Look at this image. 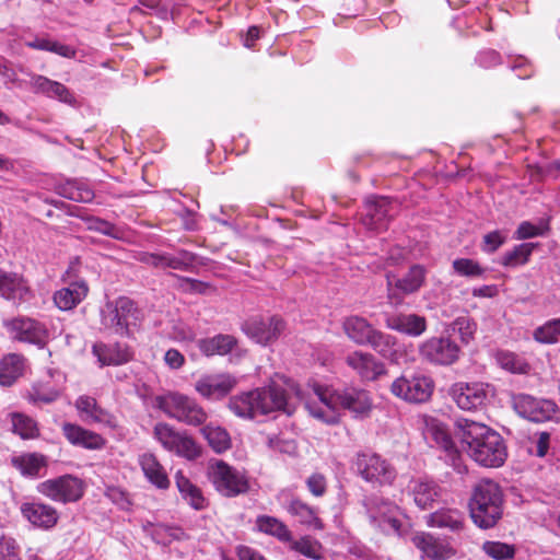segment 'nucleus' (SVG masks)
Instances as JSON below:
<instances>
[{"label":"nucleus","instance_id":"29","mask_svg":"<svg viewBox=\"0 0 560 560\" xmlns=\"http://www.w3.org/2000/svg\"><path fill=\"white\" fill-rule=\"evenodd\" d=\"M386 326L401 334L419 337L427 329V320L417 314H399L388 317Z\"/></svg>","mask_w":560,"mask_h":560},{"label":"nucleus","instance_id":"44","mask_svg":"<svg viewBox=\"0 0 560 560\" xmlns=\"http://www.w3.org/2000/svg\"><path fill=\"white\" fill-rule=\"evenodd\" d=\"M59 194L77 202H90L94 198V191L88 184L78 180H68L59 188Z\"/></svg>","mask_w":560,"mask_h":560},{"label":"nucleus","instance_id":"36","mask_svg":"<svg viewBox=\"0 0 560 560\" xmlns=\"http://www.w3.org/2000/svg\"><path fill=\"white\" fill-rule=\"evenodd\" d=\"M201 434L211 450L222 454L231 448L232 439L228 430L221 425L209 423L202 427Z\"/></svg>","mask_w":560,"mask_h":560},{"label":"nucleus","instance_id":"27","mask_svg":"<svg viewBox=\"0 0 560 560\" xmlns=\"http://www.w3.org/2000/svg\"><path fill=\"white\" fill-rule=\"evenodd\" d=\"M409 493L420 509L431 508L432 503L441 497L440 487L431 480L412 479L408 486Z\"/></svg>","mask_w":560,"mask_h":560},{"label":"nucleus","instance_id":"1","mask_svg":"<svg viewBox=\"0 0 560 560\" xmlns=\"http://www.w3.org/2000/svg\"><path fill=\"white\" fill-rule=\"evenodd\" d=\"M303 398V387L289 380L285 381L284 387L272 384L268 387L235 395L230 398L228 407L236 417L246 420L277 410L290 416Z\"/></svg>","mask_w":560,"mask_h":560},{"label":"nucleus","instance_id":"16","mask_svg":"<svg viewBox=\"0 0 560 560\" xmlns=\"http://www.w3.org/2000/svg\"><path fill=\"white\" fill-rule=\"evenodd\" d=\"M5 326L21 341L44 346L48 338L45 326L32 318L19 317L7 322Z\"/></svg>","mask_w":560,"mask_h":560},{"label":"nucleus","instance_id":"37","mask_svg":"<svg viewBox=\"0 0 560 560\" xmlns=\"http://www.w3.org/2000/svg\"><path fill=\"white\" fill-rule=\"evenodd\" d=\"M255 526L260 533L272 536L282 542L291 541V532L288 526L273 516H258Z\"/></svg>","mask_w":560,"mask_h":560},{"label":"nucleus","instance_id":"14","mask_svg":"<svg viewBox=\"0 0 560 560\" xmlns=\"http://www.w3.org/2000/svg\"><path fill=\"white\" fill-rule=\"evenodd\" d=\"M513 407L521 417L534 422L550 420L557 411V406L553 401L538 399L526 394L513 396Z\"/></svg>","mask_w":560,"mask_h":560},{"label":"nucleus","instance_id":"20","mask_svg":"<svg viewBox=\"0 0 560 560\" xmlns=\"http://www.w3.org/2000/svg\"><path fill=\"white\" fill-rule=\"evenodd\" d=\"M22 515L34 526L42 529L52 528L59 518L55 508L42 502H25L20 508Z\"/></svg>","mask_w":560,"mask_h":560},{"label":"nucleus","instance_id":"26","mask_svg":"<svg viewBox=\"0 0 560 560\" xmlns=\"http://www.w3.org/2000/svg\"><path fill=\"white\" fill-rule=\"evenodd\" d=\"M411 541L422 552V557L431 560H446L453 555L452 548L443 545L429 533H416Z\"/></svg>","mask_w":560,"mask_h":560},{"label":"nucleus","instance_id":"58","mask_svg":"<svg viewBox=\"0 0 560 560\" xmlns=\"http://www.w3.org/2000/svg\"><path fill=\"white\" fill-rule=\"evenodd\" d=\"M172 339L176 341H192L196 338V331L183 322L175 323L170 331Z\"/></svg>","mask_w":560,"mask_h":560},{"label":"nucleus","instance_id":"11","mask_svg":"<svg viewBox=\"0 0 560 560\" xmlns=\"http://www.w3.org/2000/svg\"><path fill=\"white\" fill-rule=\"evenodd\" d=\"M84 490L83 480L72 475L47 479L37 485V491L40 494L63 504L79 501L83 497Z\"/></svg>","mask_w":560,"mask_h":560},{"label":"nucleus","instance_id":"28","mask_svg":"<svg viewBox=\"0 0 560 560\" xmlns=\"http://www.w3.org/2000/svg\"><path fill=\"white\" fill-rule=\"evenodd\" d=\"M62 431L67 440L73 445L88 450H100L105 445V440L100 434L80 425L65 423Z\"/></svg>","mask_w":560,"mask_h":560},{"label":"nucleus","instance_id":"34","mask_svg":"<svg viewBox=\"0 0 560 560\" xmlns=\"http://www.w3.org/2000/svg\"><path fill=\"white\" fill-rule=\"evenodd\" d=\"M430 527L447 528L452 532H459L464 526V515L455 509H441L427 517Z\"/></svg>","mask_w":560,"mask_h":560},{"label":"nucleus","instance_id":"61","mask_svg":"<svg viewBox=\"0 0 560 560\" xmlns=\"http://www.w3.org/2000/svg\"><path fill=\"white\" fill-rule=\"evenodd\" d=\"M501 364L504 369L513 372V373H524L526 372L527 365L522 361L517 360L514 354H504L501 358Z\"/></svg>","mask_w":560,"mask_h":560},{"label":"nucleus","instance_id":"62","mask_svg":"<svg viewBox=\"0 0 560 560\" xmlns=\"http://www.w3.org/2000/svg\"><path fill=\"white\" fill-rule=\"evenodd\" d=\"M165 364L172 370L180 369L185 363V357L176 349H168L164 354Z\"/></svg>","mask_w":560,"mask_h":560},{"label":"nucleus","instance_id":"9","mask_svg":"<svg viewBox=\"0 0 560 560\" xmlns=\"http://www.w3.org/2000/svg\"><path fill=\"white\" fill-rule=\"evenodd\" d=\"M455 405L464 411H477L493 397L492 387L482 382H456L447 390Z\"/></svg>","mask_w":560,"mask_h":560},{"label":"nucleus","instance_id":"40","mask_svg":"<svg viewBox=\"0 0 560 560\" xmlns=\"http://www.w3.org/2000/svg\"><path fill=\"white\" fill-rule=\"evenodd\" d=\"M368 345H370L382 357L392 361L398 360L400 346L397 342L396 337L375 329Z\"/></svg>","mask_w":560,"mask_h":560},{"label":"nucleus","instance_id":"25","mask_svg":"<svg viewBox=\"0 0 560 560\" xmlns=\"http://www.w3.org/2000/svg\"><path fill=\"white\" fill-rule=\"evenodd\" d=\"M0 295L19 304L28 300L30 290L19 275L0 270Z\"/></svg>","mask_w":560,"mask_h":560},{"label":"nucleus","instance_id":"51","mask_svg":"<svg viewBox=\"0 0 560 560\" xmlns=\"http://www.w3.org/2000/svg\"><path fill=\"white\" fill-rule=\"evenodd\" d=\"M482 550L494 560L512 559L515 556L514 546L501 541H486Z\"/></svg>","mask_w":560,"mask_h":560},{"label":"nucleus","instance_id":"48","mask_svg":"<svg viewBox=\"0 0 560 560\" xmlns=\"http://www.w3.org/2000/svg\"><path fill=\"white\" fill-rule=\"evenodd\" d=\"M13 465L25 476H36L45 466V457L38 454H24L12 459Z\"/></svg>","mask_w":560,"mask_h":560},{"label":"nucleus","instance_id":"43","mask_svg":"<svg viewBox=\"0 0 560 560\" xmlns=\"http://www.w3.org/2000/svg\"><path fill=\"white\" fill-rule=\"evenodd\" d=\"M25 45L30 48L54 52L65 58L75 57V49L73 47L48 37H36L33 40L26 42Z\"/></svg>","mask_w":560,"mask_h":560},{"label":"nucleus","instance_id":"2","mask_svg":"<svg viewBox=\"0 0 560 560\" xmlns=\"http://www.w3.org/2000/svg\"><path fill=\"white\" fill-rule=\"evenodd\" d=\"M303 390L302 402L306 410L312 417L328 424L338 422L340 409H347L355 417H365L373 407L372 398L364 389L351 388L338 393L329 387L313 385Z\"/></svg>","mask_w":560,"mask_h":560},{"label":"nucleus","instance_id":"45","mask_svg":"<svg viewBox=\"0 0 560 560\" xmlns=\"http://www.w3.org/2000/svg\"><path fill=\"white\" fill-rule=\"evenodd\" d=\"M170 452L175 453L176 455L186 459L192 460L201 455V447L187 433L179 432Z\"/></svg>","mask_w":560,"mask_h":560},{"label":"nucleus","instance_id":"5","mask_svg":"<svg viewBox=\"0 0 560 560\" xmlns=\"http://www.w3.org/2000/svg\"><path fill=\"white\" fill-rule=\"evenodd\" d=\"M138 319V310L128 298H119L115 302H108L101 311L102 326L121 337L131 335Z\"/></svg>","mask_w":560,"mask_h":560},{"label":"nucleus","instance_id":"55","mask_svg":"<svg viewBox=\"0 0 560 560\" xmlns=\"http://www.w3.org/2000/svg\"><path fill=\"white\" fill-rule=\"evenodd\" d=\"M476 323L469 317H458L454 322V329H457L460 340L464 343H469L474 339L476 332Z\"/></svg>","mask_w":560,"mask_h":560},{"label":"nucleus","instance_id":"18","mask_svg":"<svg viewBox=\"0 0 560 560\" xmlns=\"http://www.w3.org/2000/svg\"><path fill=\"white\" fill-rule=\"evenodd\" d=\"M30 86L36 94H43L46 97L57 100L70 106L77 104L74 94L62 83L54 81L40 74H32Z\"/></svg>","mask_w":560,"mask_h":560},{"label":"nucleus","instance_id":"8","mask_svg":"<svg viewBox=\"0 0 560 560\" xmlns=\"http://www.w3.org/2000/svg\"><path fill=\"white\" fill-rule=\"evenodd\" d=\"M353 468L363 480L376 486H390L397 476L395 467L373 452H359L354 457Z\"/></svg>","mask_w":560,"mask_h":560},{"label":"nucleus","instance_id":"13","mask_svg":"<svg viewBox=\"0 0 560 560\" xmlns=\"http://www.w3.org/2000/svg\"><path fill=\"white\" fill-rule=\"evenodd\" d=\"M285 329L284 320L279 316L253 317L243 325V331L261 346H268L279 339Z\"/></svg>","mask_w":560,"mask_h":560},{"label":"nucleus","instance_id":"59","mask_svg":"<svg viewBox=\"0 0 560 560\" xmlns=\"http://www.w3.org/2000/svg\"><path fill=\"white\" fill-rule=\"evenodd\" d=\"M506 240V236L500 231H493L483 236L482 249L487 253L495 252Z\"/></svg>","mask_w":560,"mask_h":560},{"label":"nucleus","instance_id":"31","mask_svg":"<svg viewBox=\"0 0 560 560\" xmlns=\"http://www.w3.org/2000/svg\"><path fill=\"white\" fill-rule=\"evenodd\" d=\"M198 348L206 357L225 355L234 350L237 340L232 335H217L211 338H202L197 341Z\"/></svg>","mask_w":560,"mask_h":560},{"label":"nucleus","instance_id":"63","mask_svg":"<svg viewBox=\"0 0 560 560\" xmlns=\"http://www.w3.org/2000/svg\"><path fill=\"white\" fill-rule=\"evenodd\" d=\"M550 435L547 432H541L535 443V450L533 451L538 457H544L549 447Z\"/></svg>","mask_w":560,"mask_h":560},{"label":"nucleus","instance_id":"52","mask_svg":"<svg viewBox=\"0 0 560 560\" xmlns=\"http://www.w3.org/2000/svg\"><path fill=\"white\" fill-rule=\"evenodd\" d=\"M154 438L161 443V445L171 451L175 440L177 439L179 431H176L173 427L167 423H156L153 430Z\"/></svg>","mask_w":560,"mask_h":560},{"label":"nucleus","instance_id":"15","mask_svg":"<svg viewBox=\"0 0 560 560\" xmlns=\"http://www.w3.org/2000/svg\"><path fill=\"white\" fill-rule=\"evenodd\" d=\"M388 299L392 304L401 303L405 295L417 292L425 279V269L420 265L412 266L401 279L387 275Z\"/></svg>","mask_w":560,"mask_h":560},{"label":"nucleus","instance_id":"50","mask_svg":"<svg viewBox=\"0 0 560 560\" xmlns=\"http://www.w3.org/2000/svg\"><path fill=\"white\" fill-rule=\"evenodd\" d=\"M290 549L294 550L307 558L319 560L322 559V545L319 541L311 538L310 536H304L299 540H293L291 537Z\"/></svg>","mask_w":560,"mask_h":560},{"label":"nucleus","instance_id":"6","mask_svg":"<svg viewBox=\"0 0 560 560\" xmlns=\"http://www.w3.org/2000/svg\"><path fill=\"white\" fill-rule=\"evenodd\" d=\"M156 406L170 418L187 425H200L207 420V412L194 399L179 393L158 396Z\"/></svg>","mask_w":560,"mask_h":560},{"label":"nucleus","instance_id":"32","mask_svg":"<svg viewBox=\"0 0 560 560\" xmlns=\"http://www.w3.org/2000/svg\"><path fill=\"white\" fill-rule=\"evenodd\" d=\"M88 294V285L84 281H78L62 288L54 295L55 304L62 311L72 310Z\"/></svg>","mask_w":560,"mask_h":560},{"label":"nucleus","instance_id":"22","mask_svg":"<svg viewBox=\"0 0 560 560\" xmlns=\"http://www.w3.org/2000/svg\"><path fill=\"white\" fill-rule=\"evenodd\" d=\"M92 353L96 357L101 366L121 365L132 359L130 348L121 343L106 345L97 342L93 345Z\"/></svg>","mask_w":560,"mask_h":560},{"label":"nucleus","instance_id":"60","mask_svg":"<svg viewBox=\"0 0 560 560\" xmlns=\"http://www.w3.org/2000/svg\"><path fill=\"white\" fill-rule=\"evenodd\" d=\"M306 486L313 495L322 497L327 488L326 478L320 474H313L307 478Z\"/></svg>","mask_w":560,"mask_h":560},{"label":"nucleus","instance_id":"19","mask_svg":"<svg viewBox=\"0 0 560 560\" xmlns=\"http://www.w3.org/2000/svg\"><path fill=\"white\" fill-rule=\"evenodd\" d=\"M236 385V380L230 374H210L200 377L195 389L209 399H220L228 395Z\"/></svg>","mask_w":560,"mask_h":560},{"label":"nucleus","instance_id":"10","mask_svg":"<svg viewBox=\"0 0 560 560\" xmlns=\"http://www.w3.org/2000/svg\"><path fill=\"white\" fill-rule=\"evenodd\" d=\"M433 389V380L423 374H404L390 385V392L394 396L411 404L428 401Z\"/></svg>","mask_w":560,"mask_h":560},{"label":"nucleus","instance_id":"12","mask_svg":"<svg viewBox=\"0 0 560 560\" xmlns=\"http://www.w3.org/2000/svg\"><path fill=\"white\" fill-rule=\"evenodd\" d=\"M422 360L434 365H452L460 355V349L456 342L445 337H432L423 341L419 347Z\"/></svg>","mask_w":560,"mask_h":560},{"label":"nucleus","instance_id":"21","mask_svg":"<svg viewBox=\"0 0 560 560\" xmlns=\"http://www.w3.org/2000/svg\"><path fill=\"white\" fill-rule=\"evenodd\" d=\"M372 521L386 534H400L401 512L390 502H381L375 510H371Z\"/></svg>","mask_w":560,"mask_h":560},{"label":"nucleus","instance_id":"53","mask_svg":"<svg viewBox=\"0 0 560 560\" xmlns=\"http://www.w3.org/2000/svg\"><path fill=\"white\" fill-rule=\"evenodd\" d=\"M549 230L548 223L540 222L538 225H535L528 221H523L517 230L514 233L515 240H526L536 236L545 235Z\"/></svg>","mask_w":560,"mask_h":560},{"label":"nucleus","instance_id":"64","mask_svg":"<svg viewBox=\"0 0 560 560\" xmlns=\"http://www.w3.org/2000/svg\"><path fill=\"white\" fill-rule=\"evenodd\" d=\"M237 557L240 560H267L258 551L247 546L237 547Z\"/></svg>","mask_w":560,"mask_h":560},{"label":"nucleus","instance_id":"33","mask_svg":"<svg viewBox=\"0 0 560 560\" xmlns=\"http://www.w3.org/2000/svg\"><path fill=\"white\" fill-rule=\"evenodd\" d=\"M345 334L358 345H368L375 329L363 317L350 316L342 323Z\"/></svg>","mask_w":560,"mask_h":560},{"label":"nucleus","instance_id":"17","mask_svg":"<svg viewBox=\"0 0 560 560\" xmlns=\"http://www.w3.org/2000/svg\"><path fill=\"white\" fill-rule=\"evenodd\" d=\"M392 201L386 197H372L365 201V214L362 219L363 225L374 232L387 229Z\"/></svg>","mask_w":560,"mask_h":560},{"label":"nucleus","instance_id":"39","mask_svg":"<svg viewBox=\"0 0 560 560\" xmlns=\"http://www.w3.org/2000/svg\"><path fill=\"white\" fill-rule=\"evenodd\" d=\"M24 359L20 354L11 353L0 361V384L12 385L23 373Z\"/></svg>","mask_w":560,"mask_h":560},{"label":"nucleus","instance_id":"49","mask_svg":"<svg viewBox=\"0 0 560 560\" xmlns=\"http://www.w3.org/2000/svg\"><path fill=\"white\" fill-rule=\"evenodd\" d=\"M11 422L13 432L19 434L22 439H34L38 435L36 422L23 413H12Z\"/></svg>","mask_w":560,"mask_h":560},{"label":"nucleus","instance_id":"54","mask_svg":"<svg viewBox=\"0 0 560 560\" xmlns=\"http://www.w3.org/2000/svg\"><path fill=\"white\" fill-rule=\"evenodd\" d=\"M454 270L466 277H478L483 273V269L472 259L459 258L453 261Z\"/></svg>","mask_w":560,"mask_h":560},{"label":"nucleus","instance_id":"38","mask_svg":"<svg viewBox=\"0 0 560 560\" xmlns=\"http://www.w3.org/2000/svg\"><path fill=\"white\" fill-rule=\"evenodd\" d=\"M175 482L183 499L195 510H202L206 506V499L201 490L190 482L182 471L175 475Z\"/></svg>","mask_w":560,"mask_h":560},{"label":"nucleus","instance_id":"23","mask_svg":"<svg viewBox=\"0 0 560 560\" xmlns=\"http://www.w3.org/2000/svg\"><path fill=\"white\" fill-rule=\"evenodd\" d=\"M75 408L80 412L81 418L89 423H101L109 428L117 425L115 417L101 408L93 397L80 396L75 400Z\"/></svg>","mask_w":560,"mask_h":560},{"label":"nucleus","instance_id":"57","mask_svg":"<svg viewBox=\"0 0 560 560\" xmlns=\"http://www.w3.org/2000/svg\"><path fill=\"white\" fill-rule=\"evenodd\" d=\"M0 560H21L16 541L2 534L0 535Z\"/></svg>","mask_w":560,"mask_h":560},{"label":"nucleus","instance_id":"47","mask_svg":"<svg viewBox=\"0 0 560 560\" xmlns=\"http://www.w3.org/2000/svg\"><path fill=\"white\" fill-rule=\"evenodd\" d=\"M533 338L542 345L557 343L560 340V317L547 320L537 327L533 332Z\"/></svg>","mask_w":560,"mask_h":560},{"label":"nucleus","instance_id":"24","mask_svg":"<svg viewBox=\"0 0 560 560\" xmlns=\"http://www.w3.org/2000/svg\"><path fill=\"white\" fill-rule=\"evenodd\" d=\"M346 362L363 380L373 381L385 372L384 365L368 352L354 351L347 357Z\"/></svg>","mask_w":560,"mask_h":560},{"label":"nucleus","instance_id":"42","mask_svg":"<svg viewBox=\"0 0 560 560\" xmlns=\"http://www.w3.org/2000/svg\"><path fill=\"white\" fill-rule=\"evenodd\" d=\"M137 259L156 268L182 269L186 265V258L174 257L168 254L161 253L141 252L138 254Z\"/></svg>","mask_w":560,"mask_h":560},{"label":"nucleus","instance_id":"3","mask_svg":"<svg viewBox=\"0 0 560 560\" xmlns=\"http://www.w3.org/2000/svg\"><path fill=\"white\" fill-rule=\"evenodd\" d=\"M456 434L468 456L483 467L504 464L508 451L503 438L488 425L468 419L455 422Z\"/></svg>","mask_w":560,"mask_h":560},{"label":"nucleus","instance_id":"4","mask_svg":"<svg viewBox=\"0 0 560 560\" xmlns=\"http://www.w3.org/2000/svg\"><path fill=\"white\" fill-rule=\"evenodd\" d=\"M470 517L480 528H491L503 514V493L491 479H482L474 487L469 502Z\"/></svg>","mask_w":560,"mask_h":560},{"label":"nucleus","instance_id":"7","mask_svg":"<svg viewBox=\"0 0 560 560\" xmlns=\"http://www.w3.org/2000/svg\"><path fill=\"white\" fill-rule=\"evenodd\" d=\"M208 477L214 489L228 498L243 494L249 489L248 479L245 474L221 459L209 462Z\"/></svg>","mask_w":560,"mask_h":560},{"label":"nucleus","instance_id":"46","mask_svg":"<svg viewBox=\"0 0 560 560\" xmlns=\"http://www.w3.org/2000/svg\"><path fill=\"white\" fill-rule=\"evenodd\" d=\"M536 246V243L520 244L502 256L501 264L505 267H517L525 265Z\"/></svg>","mask_w":560,"mask_h":560},{"label":"nucleus","instance_id":"30","mask_svg":"<svg viewBox=\"0 0 560 560\" xmlns=\"http://www.w3.org/2000/svg\"><path fill=\"white\" fill-rule=\"evenodd\" d=\"M425 439L434 442L439 447L445 452L454 451V442L445 423L436 418L427 417L424 418V431Z\"/></svg>","mask_w":560,"mask_h":560},{"label":"nucleus","instance_id":"35","mask_svg":"<svg viewBox=\"0 0 560 560\" xmlns=\"http://www.w3.org/2000/svg\"><path fill=\"white\" fill-rule=\"evenodd\" d=\"M139 464L147 479L160 489H166L170 480L164 467L159 463L153 454L145 453L139 457Z\"/></svg>","mask_w":560,"mask_h":560},{"label":"nucleus","instance_id":"41","mask_svg":"<svg viewBox=\"0 0 560 560\" xmlns=\"http://www.w3.org/2000/svg\"><path fill=\"white\" fill-rule=\"evenodd\" d=\"M287 511L289 514L296 517L303 525L314 529L324 528L323 522L317 517L316 511L301 500L293 499L289 503Z\"/></svg>","mask_w":560,"mask_h":560},{"label":"nucleus","instance_id":"56","mask_svg":"<svg viewBox=\"0 0 560 560\" xmlns=\"http://www.w3.org/2000/svg\"><path fill=\"white\" fill-rule=\"evenodd\" d=\"M88 229L114 238H120L121 234L120 230L114 224L98 218H90L88 220Z\"/></svg>","mask_w":560,"mask_h":560}]
</instances>
